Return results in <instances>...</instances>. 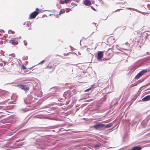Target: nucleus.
<instances>
[{
	"instance_id": "obj_42",
	"label": "nucleus",
	"mask_w": 150,
	"mask_h": 150,
	"mask_svg": "<svg viewBox=\"0 0 150 150\" xmlns=\"http://www.w3.org/2000/svg\"><path fill=\"white\" fill-rule=\"evenodd\" d=\"M81 40H80V45H81Z\"/></svg>"
},
{
	"instance_id": "obj_30",
	"label": "nucleus",
	"mask_w": 150,
	"mask_h": 150,
	"mask_svg": "<svg viewBox=\"0 0 150 150\" xmlns=\"http://www.w3.org/2000/svg\"><path fill=\"white\" fill-rule=\"evenodd\" d=\"M144 2H148L149 1V0H142Z\"/></svg>"
},
{
	"instance_id": "obj_29",
	"label": "nucleus",
	"mask_w": 150,
	"mask_h": 150,
	"mask_svg": "<svg viewBox=\"0 0 150 150\" xmlns=\"http://www.w3.org/2000/svg\"><path fill=\"white\" fill-rule=\"evenodd\" d=\"M24 140V139H20L17 142L22 141L23 140Z\"/></svg>"
},
{
	"instance_id": "obj_26",
	"label": "nucleus",
	"mask_w": 150,
	"mask_h": 150,
	"mask_svg": "<svg viewBox=\"0 0 150 150\" xmlns=\"http://www.w3.org/2000/svg\"><path fill=\"white\" fill-rule=\"evenodd\" d=\"M22 68L24 69H26V67L23 64L22 65Z\"/></svg>"
},
{
	"instance_id": "obj_11",
	"label": "nucleus",
	"mask_w": 150,
	"mask_h": 150,
	"mask_svg": "<svg viewBox=\"0 0 150 150\" xmlns=\"http://www.w3.org/2000/svg\"><path fill=\"white\" fill-rule=\"evenodd\" d=\"M147 69H145L141 71L139 73L140 74V75L142 76V75L144 74L145 73L147 72Z\"/></svg>"
},
{
	"instance_id": "obj_5",
	"label": "nucleus",
	"mask_w": 150,
	"mask_h": 150,
	"mask_svg": "<svg viewBox=\"0 0 150 150\" xmlns=\"http://www.w3.org/2000/svg\"><path fill=\"white\" fill-rule=\"evenodd\" d=\"M105 124H98L94 125L93 127L96 129H98L100 128L104 127Z\"/></svg>"
},
{
	"instance_id": "obj_27",
	"label": "nucleus",
	"mask_w": 150,
	"mask_h": 150,
	"mask_svg": "<svg viewBox=\"0 0 150 150\" xmlns=\"http://www.w3.org/2000/svg\"><path fill=\"white\" fill-rule=\"evenodd\" d=\"M100 146V145H98V144L95 145L94 146V147L95 148H97V147H99Z\"/></svg>"
},
{
	"instance_id": "obj_14",
	"label": "nucleus",
	"mask_w": 150,
	"mask_h": 150,
	"mask_svg": "<svg viewBox=\"0 0 150 150\" xmlns=\"http://www.w3.org/2000/svg\"><path fill=\"white\" fill-rule=\"evenodd\" d=\"M94 88H95V87H94V86L93 85H91V86L89 88L86 90H85V91L87 92V91H89L91 90L92 89Z\"/></svg>"
},
{
	"instance_id": "obj_17",
	"label": "nucleus",
	"mask_w": 150,
	"mask_h": 150,
	"mask_svg": "<svg viewBox=\"0 0 150 150\" xmlns=\"http://www.w3.org/2000/svg\"><path fill=\"white\" fill-rule=\"evenodd\" d=\"M141 76L140 75V74L139 73L138 74H137L136 76L135 77V78L136 79H139L140 77H141Z\"/></svg>"
},
{
	"instance_id": "obj_34",
	"label": "nucleus",
	"mask_w": 150,
	"mask_h": 150,
	"mask_svg": "<svg viewBox=\"0 0 150 150\" xmlns=\"http://www.w3.org/2000/svg\"><path fill=\"white\" fill-rule=\"evenodd\" d=\"M28 62L27 61H25V64H28Z\"/></svg>"
},
{
	"instance_id": "obj_24",
	"label": "nucleus",
	"mask_w": 150,
	"mask_h": 150,
	"mask_svg": "<svg viewBox=\"0 0 150 150\" xmlns=\"http://www.w3.org/2000/svg\"><path fill=\"white\" fill-rule=\"evenodd\" d=\"M23 42H24V45L25 46H26L27 45L28 43H27V42L25 40H24Z\"/></svg>"
},
{
	"instance_id": "obj_38",
	"label": "nucleus",
	"mask_w": 150,
	"mask_h": 150,
	"mask_svg": "<svg viewBox=\"0 0 150 150\" xmlns=\"http://www.w3.org/2000/svg\"><path fill=\"white\" fill-rule=\"evenodd\" d=\"M93 24H95V25L96 26V23H93Z\"/></svg>"
},
{
	"instance_id": "obj_23",
	"label": "nucleus",
	"mask_w": 150,
	"mask_h": 150,
	"mask_svg": "<svg viewBox=\"0 0 150 150\" xmlns=\"http://www.w3.org/2000/svg\"><path fill=\"white\" fill-rule=\"evenodd\" d=\"M47 128L50 129V127H48L46 128V129H45L44 130H43V131H49V130H48L47 129Z\"/></svg>"
},
{
	"instance_id": "obj_6",
	"label": "nucleus",
	"mask_w": 150,
	"mask_h": 150,
	"mask_svg": "<svg viewBox=\"0 0 150 150\" xmlns=\"http://www.w3.org/2000/svg\"><path fill=\"white\" fill-rule=\"evenodd\" d=\"M103 52L102 51H99L97 54V59L100 60L103 57Z\"/></svg>"
},
{
	"instance_id": "obj_4",
	"label": "nucleus",
	"mask_w": 150,
	"mask_h": 150,
	"mask_svg": "<svg viewBox=\"0 0 150 150\" xmlns=\"http://www.w3.org/2000/svg\"><path fill=\"white\" fill-rule=\"evenodd\" d=\"M17 86L25 91L29 90V87L23 84H18L17 85Z\"/></svg>"
},
{
	"instance_id": "obj_9",
	"label": "nucleus",
	"mask_w": 150,
	"mask_h": 150,
	"mask_svg": "<svg viewBox=\"0 0 150 150\" xmlns=\"http://www.w3.org/2000/svg\"><path fill=\"white\" fill-rule=\"evenodd\" d=\"M142 100L145 101L150 100V95L146 96L142 99Z\"/></svg>"
},
{
	"instance_id": "obj_43",
	"label": "nucleus",
	"mask_w": 150,
	"mask_h": 150,
	"mask_svg": "<svg viewBox=\"0 0 150 150\" xmlns=\"http://www.w3.org/2000/svg\"><path fill=\"white\" fill-rule=\"evenodd\" d=\"M94 33V32H93L92 33V34H91V35L89 36H91V35H92V34H93Z\"/></svg>"
},
{
	"instance_id": "obj_3",
	"label": "nucleus",
	"mask_w": 150,
	"mask_h": 150,
	"mask_svg": "<svg viewBox=\"0 0 150 150\" xmlns=\"http://www.w3.org/2000/svg\"><path fill=\"white\" fill-rule=\"evenodd\" d=\"M18 37L12 38L11 40L9 41V43L12 44L13 45H16L18 43Z\"/></svg>"
},
{
	"instance_id": "obj_18",
	"label": "nucleus",
	"mask_w": 150,
	"mask_h": 150,
	"mask_svg": "<svg viewBox=\"0 0 150 150\" xmlns=\"http://www.w3.org/2000/svg\"><path fill=\"white\" fill-rule=\"evenodd\" d=\"M65 12V10H61L59 12V15H61L62 14H63Z\"/></svg>"
},
{
	"instance_id": "obj_28",
	"label": "nucleus",
	"mask_w": 150,
	"mask_h": 150,
	"mask_svg": "<svg viewBox=\"0 0 150 150\" xmlns=\"http://www.w3.org/2000/svg\"><path fill=\"white\" fill-rule=\"evenodd\" d=\"M47 67L49 69H50L52 68V66H49V67H48V66H47Z\"/></svg>"
},
{
	"instance_id": "obj_41",
	"label": "nucleus",
	"mask_w": 150,
	"mask_h": 150,
	"mask_svg": "<svg viewBox=\"0 0 150 150\" xmlns=\"http://www.w3.org/2000/svg\"><path fill=\"white\" fill-rule=\"evenodd\" d=\"M53 15V14H50V15H49V16H51V15Z\"/></svg>"
},
{
	"instance_id": "obj_46",
	"label": "nucleus",
	"mask_w": 150,
	"mask_h": 150,
	"mask_svg": "<svg viewBox=\"0 0 150 150\" xmlns=\"http://www.w3.org/2000/svg\"><path fill=\"white\" fill-rule=\"evenodd\" d=\"M35 9L37 10V9H38V8H37Z\"/></svg>"
},
{
	"instance_id": "obj_51",
	"label": "nucleus",
	"mask_w": 150,
	"mask_h": 150,
	"mask_svg": "<svg viewBox=\"0 0 150 150\" xmlns=\"http://www.w3.org/2000/svg\"><path fill=\"white\" fill-rule=\"evenodd\" d=\"M45 15V16H46V17L47 16L46 15Z\"/></svg>"
},
{
	"instance_id": "obj_8",
	"label": "nucleus",
	"mask_w": 150,
	"mask_h": 150,
	"mask_svg": "<svg viewBox=\"0 0 150 150\" xmlns=\"http://www.w3.org/2000/svg\"><path fill=\"white\" fill-rule=\"evenodd\" d=\"M142 149V146H136L133 147L131 150H141Z\"/></svg>"
},
{
	"instance_id": "obj_36",
	"label": "nucleus",
	"mask_w": 150,
	"mask_h": 150,
	"mask_svg": "<svg viewBox=\"0 0 150 150\" xmlns=\"http://www.w3.org/2000/svg\"><path fill=\"white\" fill-rule=\"evenodd\" d=\"M4 64H6V62L5 61H4Z\"/></svg>"
},
{
	"instance_id": "obj_15",
	"label": "nucleus",
	"mask_w": 150,
	"mask_h": 150,
	"mask_svg": "<svg viewBox=\"0 0 150 150\" xmlns=\"http://www.w3.org/2000/svg\"><path fill=\"white\" fill-rule=\"evenodd\" d=\"M146 35H145L144 36V38H145V39H150V35L149 34H148L147 33H146Z\"/></svg>"
},
{
	"instance_id": "obj_45",
	"label": "nucleus",
	"mask_w": 150,
	"mask_h": 150,
	"mask_svg": "<svg viewBox=\"0 0 150 150\" xmlns=\"http://www.w3.org/2000/svg\"><path fill=\"white\" fill-rule=\"evenodd\" d=\"M48 11V10H45L44 11H43L42 12H44V11ZM48 11H49L48 10Z\"/></svg>"
},
{
	"instance_id": "obj_16",
	"label": "nucleus",
	"mask_w": 150,
	"mask_h": 150,
	"mask_svg": "<svg viewBox=\"0 0 150 150\" xmlns=\"http://www.w3.org/2000/svg\"><path fill=\"white\" fill-rule=\"evenodd\" d=\"M69 93V92L68 91L65 92L64 93V96L65 98V99L66 98L67 96H66L67 95V94Z\"/></svg>"
},
{
	"instance_id": "obj_44",
	"label": "nucleus",
	"mask_w": 150,
	"mask_h": 150,
	"mask_svg": "<svg viewBox=\"0 0 150 150\" xmlns=\"http://www.w3.org/2000/svg\"><path fill=\"white\" fill-rule=\"evenodd\" d=\"M128 42H126V43H125V44L127 45L128 44Z\"/></svg>"
},
{
	"instance_id": "obj_10",
	"label": "nucleus",
	"mask_w": 150,
	"mask_h": 150,
	"mask_svg": "<svg viewBox=\"0 0 150 150\" xmlns=\"http://www.w3.org/2000/svg\"><path fill=\"white\" fill-rule=\"evenodd\" d=\"M84 3L85 5L87 6H90L91 4V1L89 0H85L84 1Z\"/></svg>"
},
{
	"instance_id": "obj_25",
	"label": "nucleus",
	"mask_w": 150,
	"mask_h": 150,
	"mask_svg": "<svg viewBox=\"0 0 150 150\" xmlns=\"http://www.w3.org/2000/svg\"><path fill=\"white\" fill-rule=\"evenodd\" d=\"M8 33H9L14 34V31H13L11 30H9L8 31Z\"/></svg>"
},
{
	"instance_id": "obj_2",
	"label": "nucleus",
	"mask_w": 150,
	"mask_h": 150,
	"mask_svg": "<svg viewBox=\"0 0 150 150\" xmlns=\"http://www.w3.org/2000/svg\"><path fill=\"white\" fill-rule=\"evenodd\" d=\"M40 10H35V11L32 12L29 18L33 19L35 18L37 16L39 13V11Z\"/></svg>"
},
{
	"instance_id": "obj_20",
	"label": "nucleus",
	"mask_w": 150,
	"mask_h": 150,
	"mask_svg": "<svg viewBox=\"0 0 150 150\" xmlns=\"http://www.w3.org/2000/svg\"><path fill=\"white\" fill-rule=\"evenodd\" d=\"M45 62V60H43L41 61L38 64V65H40V64H42L43 63H44Z\"/></svg>"
},
{
	"instance_id": "obj_37",
	"label": "nucleus",
	"mask_w": 150,
	"mask_h": 150,
	"mask_svg": "<svg viewBox=\"0 0 150 150\" xmlns=\"http://www.w3.org/2000/svg\"><path fill=\"white\" fill-rule=\"evenodd\" d=\"M86 50L87 51H88V50H89V48H87L86 49Z\"/></svg>"
},
{
	"instance_id": "obj_1",
	"label": "nucleus",
	"mask_w": 150,
	"mask_h": 150,
	"mask_svg": "<svg viewBox=\"0 0 150 150\" xmlns=\"http://www.w3.org/2000/svg\"><path fill=\"white\" fill-rule=\"evenodd\" d=\"M35 98L31 95H29L27 96L25 99H24V101L26 104L31 103L33 101H34Z\"/></svg>"
},
{
	"instance_id": "obj_33",
	"label": "nucleus",
	"mask_w": 150,
	"mask_h": 150,
	"mask_svg": "<svg viewBox=\"0 0 150 150\" xmlns=\"http://www.w3.org/2000/svg\"><path fill=\"white\" fill-rule=\"evenodd\" d=\"M119 10H116L115 11H113V12H112V13H114V12H116V11H118Z\"/></svg>"
},
{
	"instance_id": "obj_39",
	"label": "nucleus",
	"mask_w": 150,
	"mask_h": 150,
	"mask_svg": "<svg viewBox=\"0 0 150 150\" xmlns=\"http://www.w3.org/2000/svg\"><path fill=\"white\" fill-rule=\"evenodd\" d=\"M127 9H132L131 8H127Z\"/></svg>"
},
{
	"instance_id": "obj_22",
	"label": "nucleus",
	"mask_w": 150,
	"mask_h": 150,
	"mask_svg": "<svg viewBox=\"0 0 150 150\" xmlns=\"http://www.w3.org/2000/svg\"><path fill=\"white\" fill-rule=\"evenodd\" d=\"M31 25V23L30 22H28L26 23V25L28 27Z\"/></svg>"
},
{
	"instance_id": "obj_19",
	"label": "nucleus",
	"mask_w": 150,
	"mask_h": 150,
	"mask_svg": "<svg viewBox=\"0 0 150 150\" xmlns=\"http://www.w3.org/2000/svg\"><path fill=\"white\" fill-rule=\"evenodd\" d=\"M137 11L139 13H142V14H143V15H145L146 14V12H141L140 11H139V10H137Z\"/></svg>"
},
{
	"instance_id": "obj_21",
	"label": "nucleus",
	"mask_w": 150,
	"mask_h": 150,
	"mask_svg": "<svg viewBox=\"0 0 150 150\" xmlns=\"http://www.w3.org/2000/svg\"><path fill=\"white\" fill-rule=\"evenodd\" d=\"M28 56H26V57H23V60H27L28 59Z\"/></svg>"
},
{
	"instance_id": "obj_35",
	"label": "nucleus",
	"mask_w": 150,
	"mask_h": 150,
	"mask_svg": "<svg viewBox=\"0 0 150 150\" xmlns=\"http://www.w3.org/2000/svg\"><path fill=\"white\" fill-rule=\"evenodd\" d=\"M21 36L19 37L18 38V39H20L21 38Z\"/></svg>"
},
{
	"instance_id": "obj_47",
	"label": "nucleus",
	"mask_w": 150,
	"mask_h": 150,
	"mask_svg": "<svg viewBox=\"0 0 150 150\" xmlns=\"http://www.w3.org/2000/svg\"><path fill=\"white\" fill-rule=\"evenodd\" d=\"M25 22L24 23L23 25H25Z\"/></svg>"
},
{
	"instance_id": "obj_32",
	"label": "nucleus",
	"mask_w": 150,
	"mask_h": 150,
	"mask_svg": "<svg viewBox=\"0 0 150 150\" xmlns=\"http://www.w3.org/2000/svg\"><path fill=\"white\" fill-rule=\"evenodd\" d=\"M3 42L2 41H0V45H1L3 44Z\"/></svg>"
},
{
	"instance_id": "obj_49",
	"label": "nucleus",
	"mask_w": 150,
	"mask_h": 150,
	"mask_svg": "<svg viewBox=\"0 0 150 150\" xmlns=\"http://www.w3.org/2000/svg\"><path fill=\"white\" fill-rule=\"evenodd\" d=\"M110 49H108V51Z\"/></svg>"
},
{
	"instance_id": "obj_7",
	"label": "nucleus",
	"mask_w": 150,
	"mask_h": 150,
	"mask_svg": "<svg viewBox=\"0 0 150 150\" xmlns=\"http://www.w3.org/2000/svg\"><path fill=\"white\" fill-rule=\"evenodd\" d=\"M108 42L110 44L113 43L115 42V39L113 37H110L108 39Z\"/></svg>"
},
{
	"instance_id": "obj_31",
	"label": "nucleus",
	"mask_w": 150,
	"mask_h": 150,
	"mask_svg": "<svg viewBox=\"0 0 150 150\" xmlns=\"http://www.w3.org/2000/svg\"><path fill=\"white\" fill-rule=\"evenodd\" d=\"M70 10H66V12L67 13H68L69 12V11H70Z\"/></svg>"
},
{
	"instance_id": "obj_12",
	"label": "nucleus",
	"mask_w": 150,
	"mask_h": 150,
	"mask_svg": "<svg viewBox=\"0 0 150 150\" xmlns=\"http://www.w3.org/2000/svg\"><path fill=\"white\" fill-rule=\"evenodd\" d=\"M112 125L113 124L112 123H110L106 125H105V128H108L112 127Z\"/></svg>"
},
{
	"instance_id": "obj_48",
	"label": "nucleus",
	"mask_w": 150,
	"mask_h": 150,
	"mask_svg": "<svg viewBox=\"0 0 150 150\" xmlns=\"http://www.w3.org/2000/svg\"><path fill=\"white\" fill-rule=\"evenodd\" d=\"M37 117V118H40V117Z\"/></svg>"
},
{
	"instance_id": "obj_40",
	"label": "nucleus",
	"mask_w": 150,
	"mask_h": 150,
	"mask_svg": "<svg viewBox=\"0 0 150 150\" xmlns=\"http://www.w3.org/2000/svg\"><path fill=\"white\" fill-rule=\"evenodd\" d=\"M146 54H147V55H148L149 54V52H146Z\"/></svg>"
},
{
	"instance_id": "obj_50",
	"label": "nucleus",
	"mask_w": 150,
	"mask_h": 150,
	"mask_svg": "<svg viewBox=\"0 0 150 150\" xmlns=\"http://www.w3.org/2000/svg\"><path fill=\"white\" fill-rule=\"evenodd\" d=\"M29 30H31V29H30V28H29Z\"/></svg>"
},
{
	"instance_id": "obj_13",
	"label": "nucleus",
	"mask_w": 150,
	"mask_h": 150,
	"mask_svg": "<svg viewBox=\"0 0 150 150\" xmlns=\"http://www.w3.org/2000/svg\"><path fill=\"white\" fill-rule=\"evenodd\" d=\"M69 1V0H63V1L61 0L60 1V3L61 4H64L65 3L66 4L68 3Z\"/></svg>"
}]
</instances>
